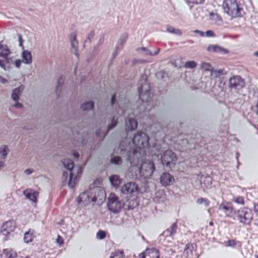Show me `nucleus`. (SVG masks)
<instances>
[{"label": "nucleus", "instance_id": "obj_1", "mask_svg": "<svg viewBox=\"0 0 258 258\" xmlns=\"http://www.w3.org/2000/svg\"><path fill=\"white\" fill-rule=\"evenodd\" d=\"M104 190L95 188L88 191H86L81 194L78 197V203L83 202L85 204L91 202H96L98 198L100 200L105 197Z\"/></svg>", "mask_w": 258, "mask_h": 258}, {"label": "nucleus", "instance_id": "obj_2", "mask_svg": "<svg viewBox=\"0 0 258 258\" xmlns=\"http://www.w3.org/2000/svg\"><path fill=\"white\" fill-rule=\"evenodd\" d=\"M222 7L224 12L232 18L242 16L243 9L239 6L236 0H224Z\"/></svg>", "mask_w": 258, "mask_h": 258}, {"label": "nucleus", "instance_id": "obj_3", "mask_svg": "<svg viewBox=\"0 0 258 258\" xmlns=\"http://www.w3.org/2000/svg\"><path fill=\"white\" fill-rule=\"evenodd\" d=\"M62 163L64 168L70 172L68 186L72 188L75 186L78 178L82 173V167L80 166L77 167V174L75 175L74 170L75 168L74 167V164L71 159H64L62 160Z\"/></svg>", "mask_w": 258, "mask_h": 258}, {"label": "nucleus", "instance_id": "obj_4", "mask_svg": "<svg viewBox=\"0 0 258 258\" xmlns=\"http://www.w3.org/2000/svg\"><path fill=\"white\" fill-rule=\"evenodd\" d=\"M147 77L146 75H142L141 78L140 86L138 88L140 99L143 102H149L152 98V94L150 93V87L147 83Z\"/></svg>", "mask_w": 258, "mask_h": 258}, {"label": "nucleus", "instance_id": "obj_5", "mask_svg": "<svg viewBox=\"0 0 258 258\" xmlns=\"http://www.w3.org/2000/svg\"><path fill=\"white\" fill-rule=\"evenodd\" d=\"M236 216L239 222L245 225L249 224L253 218L251 210L246 207L238 209L236 212Z\"/></svg>", "mask_w": 258, "mask_h": 258}, {"label": "nucleus", "instance_id": "obj_6", "mask_svg": "<svg viewBox=\"0 0 258 258\" xmlns=\"http://www.w3.org/2000/svg\"><path fill=\"white\" fill-rule=\"evenodd\" d=\"M149 137L143 132H138L132 139L133 143L137 148H145L149 145Z\"/></svg>", "mask_w": 258, "mask_h": 258}, {"label": "nucleus", "instance_id": "obj_7", "mask_svg": "<svg viewBox=\"0 0 258 258\" xmlns=\"http://www.w3.org/2000/svg\"><path fill=\"white\" fill-rule=\"evenodd\" d=\"M161 160L163 165L167 167L171 168L175 165L177 158L174 152L170 150H167L161 155Z\"/></svg>", "mask_w": 258, "mask_h": 258}, {"label": "nucleus", "instance_id": "obj_8", "mask_svg": "<svg viewBox=\"0 0 258 258\" xmlns=\"http://www.w3.org/2000/svg\"><path fill=\"white\" fill-rule=\"evenodd\" d=\"M107 205L108 210L114 214L118 213L122 207L118 197L113 193L110 195Z\"/></svg>", "mask_w": 258, "mask_h": 258}, {"label": "nucleus", "instance_id": "obj_9", "mask_svg": "<svg viewBox=\"0 0 258 258\" xmlns=\"http://www.w3.org/2000/svg\"><path fill=\"white\" fill-rule=\"evenodd\" d=\"M155 170V166L153 162L145 161L141 164L140 168V174L145 178L150 177Z\"/></svg>", "mask_w": 258, "mask_h": 258}, {"label": "nucleus", "instance_id": "obj_10", "mask_svg": "<svg viewBox=\"0 0 258 258\" xmlns=\"http://www.w3.org/2000/svg\"><path fill=\"white\" fill-rule=\"evenodd\" d=\"M2 51L0 52V67L3 70L7 71L10 69L9 64L12 59L8 57V55L10 53V50L7 46H4Z\"/></svg>", "mask_w": 258, "mask_h": 258}, {"label": "nucleus", "instance_id": "obj_11", "mask_svg": "<svg viewBox=\"0 0 258 258\" xmlns=\"http://www.w3.org/2000/svg\"><path fill=\"white\" fill-rule=\"evenodd\" d=\"M120 191L123 194L135 195L139 192V189L135 182H128L121 186Z\"/></svg>", "mask_w": 258, "mask_h": 258}, {"label": "nucleus", "instance_id": "obj_12", "mask_svg": "<svg viewBox=\"0 0 258 258\" xmlns=\"http://www.w3.org/2000/svg\"><path fill=\"white\" fill-rule=\"evenodd\" d=\"M219 210L223 212L228 217L231 218L236 213L234 210L232 203L230 202H224L222 203L219 205Z\"/></svg>", "mask_w": 258, "mask_h": 258}, {"label": "nucleus", "instance_id": "obj_13", "mask_svg": "<svg viewBox=\"0 0 258 258\" xmlns=\"http://www.w3.org/2000/svg\"><path fill=\"white\" fill-rule=\"evenodd\" d=\"M16 228V224L14 221H8L2 225L1 232L5 236H9L14 232Z\"/></svg>", "mask_w": 258, "mask_h": 258}, {"label": "nucleus", "instance_id": "obj_14", "mask_svg": "<svg viewBox=\"0 0 258 258\" xmlns=\"http://www.w3.org/2000/svg\"><path fill=\"white\" fill-rule=\"evenodd\" d=\"M229 87L235 90H240L244 87L245 82L239 76H233L229 79Z\"/></svg>", "mask_w": 258, "mask_h": 258}, {"label": "nucleus", "instance_id": "obj_15", "mask_svg": "<svg viewBox=\"0 0 258 258\" xmlns=\"http://www.w3.org/2000/svg\"><path fill=\"white\" fill-rule=\"evenodd\" d=\"M160 181L163 186H167L174 182V178L170 173H163L160 176Z\"/></svg>", "mask_w": 258, "mask_h": 258}, {"label": "nucleus", "instance_id": "obj_16", "mask_svg": "<svg viewBox=\"0 0 258 258\" xmlns=\"http://www.w3.org/2000/svg\"><path fill=\"white\" fill-rule=\"evenodd\" d=\"M120 147V154L123 157H125V159L132 163L133 162V157L135 155V154L136 153V152L135 150H131L130 149H121V146Z\"/></svg>", "mask_w": 258, "mask_h": 258}, {"label": "nucleus", "instance_id": "obj_17", "mask_svg": "<svg viewBox=\"0 0 258 258\" xmlns=\"http://www.w3.org/2000/svg\"><path fill=\"white\" fill-rule=\"evenodd\" d=\"M76 36L77 34L75 33H71L70 34V40L72 47L71 52L77 56L78 42L76 39Z\"/></svg>", "mask_w": 258, "mask_h": 258}, {"label": "nucleus", "instance_id": "obj_18", "mask_svg": "<svg viewBox=\"0 0 258 258\" xmlns=\"http://www.w3.org/2000/svg\"><path fill=\"white\" fill-rule=\"evenodd\" d=\"M23 193L27 199L33 203H36L37 201V197L38 195L37 191H33L31 189H27L24 190Z\"/></svg>", "mask_w": 258, "mask_h": 258}, {"label": "nucleus", "instance_id": "obj_19", "mask_svg": "<svg viewBox=\"0 0 258 258\" xmlns=\"http://www.w3.org/2000/svg\"><path fill=\"white\" fill-rule=\"evenodd\" d=\"M138 125L137 120L133 118L128 117L125 121V130L126 131H133L136 129Z\"/></svg>", "mask_w": 258, "mask_h": 258}, {"label": "nucleus", "instance_id": "obj_20", "mask_svg": "<svg viewBox=\"0 0 258 258\" xmlns=\"http://www.w3.org/2000/svg\"><path fill=\"white\" fill-rule=\"evenodd\" d=\"M178 225L177 222H174L163 232V235L165 237H170L175 234L177 229Z\"/></svg>", "mask_w": 258, "mask_h": 258}, {"label": "nucleus", "instance_id": "obj_21", "mask_svg": "<svg viewBox=\"0 0 258 258\" xmlns=\"http://www.w3.org/2000/svg\"><path fill=\"white\" fill-rule=\"evenodd\" d=\"M207 50L209 51L219 53L221 54H226L228 53V50L218 45H210L207 47Z\"/></svg>", "mask_w": 258, "mask_h": 258}, {"label": "nucleus", "instance_id": "obj_22", "mask_svg": "<svg viewBox=\"0 0 258 258\" xmlns=\"http://www.w3.org/2000/svg\"><path fill=\"white\" fill-rule=\"evenodd\" d=\"M24 86L21 85L13 90L11 97L14 101L17 102L19 100L20 96L21 95Z\"/></svg>", "mask_w": 258, "mask_h": 258}, {"label": "nucleus", "instance_id": "obj_23", "mask_svg": "<svg viewBox=\"0 0 258 258\" xmlns=\"http://www.w3.org/2000/svg\"><path fill=\"white\" fill-rule=\"evenodd\" d=\"M109 180L111 185L117 188L121 183L122 179L117 175H113L109 177Z\"/></svg>", "mask_w": 258, "mask_h": 258}, {"label": "nucleus", "instance_id": "obj_24", "mask_svg": "<svg viewBox=\"0 0 258 258\" xmlns=\"http://www.w3.org/2000/svg\"><path fill=\"white\" fill-rule=\"evenodd\" d=\"M23 62L26 64H30L32 62V55L30 51L25 50L22 54Z\"/></svg>", "mask_w": 258, "mask_h": 258}, {"label": "nucleus", "instance_id": "obj_25", "mask_svg": "<svg viewBox=\"0 0 258 258\" xmlns=\"http://www.w3.org/2000/svg\"><path fill=\"white\" fill-rule=\"evenodd\" d=\"M147 258H159V251L155 248L147 249Z\"/></svg>", "mask_w": 258, "mask_h": 258}, {"label": "nucleus", "instance_id": "obj_26", "mask_svg": "<svg viewBox=\"0 0 258 258\" xmlns=\"http://www.w3.org/2000/svg\"><path fill=\"white\" fill-rule=\"evenodd\" d=\"M3 253L5 258H17V253L11 248L4 249Z\"/></svg>", "mask_w": 258, "mask_h": 258}, {"label": "nucleus", "instance_id": "obj_27", "mask_svg": "<svg viewBox=\"0 0 258 258\" xmlns=\"http://www.w3.org/2000/svg\"><path fill=\"white\" fill-rule=\"evenodd\" d=\"M127 38V34L126 33L123 34L118 40L117 43L116 45V50H120L121 49L122 46L125 43Z\"/></svg>", "mask_w": 258, "mask_h": 258}, {"label": "nucleus", "instance_id": "obj_28", "mask_svg": "<svg viewBox=\"0 0 258 258\" xmlns=\"http://www.w3.org/2000/svg\"><path fill=\"white\" fill-rule=\"evenodd\" d=\"M34 230L29 229L28 231L26 232L24 236V241L25 243H28L32 241L34 237Z\"/></svg>", "mask_w": 258, "mask_h": 258}, {"label": "nucleus", "instance_id": "obj_29", "mask_svg": "<svg viewBox=\"0 0 258 258\" xmlns=\"http://www.w3.org/2000/svg\"><path fill=\"white\" fill-rule=\"evenodd\" d=\"M138 50H142L144 52V54L145 55H157L159 52L160 51V49L159 48H157L155 49V51H152L149 50L148 48L145 47H142L138 48Z\"/></svg>", "mask_w": 258, "mask_h": 258}, {"label": "nucleus", "instance_id": "obj_30", "mask_svg": "<svg viewBox=\"0 0 258 258\" xmlns=\"http://www.w3.org/2000/svg\"><path fill=\"white\" fill-rule=\"evenodd\" d=\"M65 78L63 76H60L57 81V84L56 87L55 93L58 96L59 94L61 91V88L63 85Z\"/></svg>", "mask_w": 258, "mask_h": 258}, {"label": "nucleus", "instance_id": "obj_31", "mask_svg": "<svg viewBox=\"0 0 258 258\" xmlns=\"http://www.w3.org/2000/svg\"><path fill=\"white\" fill-rule=\"evenodd\" d=\"M93 107L94 102L92 101L85 102L81 106V109L84 111L91 110Z\"/></svg>", "mask_w": 258, "mask_h": 258}, {"label": "nucleus", "instance_id": "obj_32", "mask_svg": "<svg viewBox=\"0 0 258 258\" xmlns=\"http://www.w3.org/2000/svg\"><path fill=\"white\" fill-rule=\"evenodd\" d=\"M9 151V149L7 146L2 145L0 147V155L3 159L5 160L6 158Z\"/></svg>", "mask_w": 258, "mask_h": 258}, {"label": "nucleus", "instance_id": "obj_33", "mask_svg": "<svg viewBox=\"0 0 258 258\" xmlns=\"http://www.w3.org/2000/svg\"><path fill=\"white\" fill-rule=\"evenodd\" d=\"M166 31L168 33L175 34L177 36H181L182 32L178 29H175L171 26H168L166 28Z\"/></svg>", "mask_w": 258, "mask_h": 258}, {"label": "nucleus", "instance_id": "obj_34", "mask_svg": "<svg viewBox=\"0 0 258 258\" xmlns=\"http://www.w3.org/2000/svg\"><path fill=\"white\" fill-rule=\"evenodd\" d=\"M118 123V118L113 116L111 118V122L107 125V132L109 131L114 128Z\"/></svg>", "mask_w": 258, "mask_h": 258}, {"label": "nucleus", "instance_id": "obj_35", "mask_svg": "<svg viewBox=\"0 0 258 258\" xmlns=\"http://www.w3.org/2000/svg\"><path fill=\"white\" fill-rule=\"evenodd\" d=\"M227 72L223 69H219L216 70H213L212 71V74L215 78H218L222 75H224L226 74Z\"/></svg>", "mask_w": 258, "mask_h": 258}, {"label": "nucleus", "instance_id": "obj_36", "mask_svg": "<svg viewBox=\"0 0 258 258\" xmlns=\"http://www.w3.org/2000/svg\"><path fill=\"white\" fill-rule=\"evenodd\" d=\"M123 251L122 250H118L112 252L109 258H123Z\"/></svg>", "mask_w": 258, "mask_h": 258}, {"label": "nucleus", "instance_id": "obj_37", "mask_svg": "<svg viewBox=\"0 0 258 258\" xmlns=\"http://www.w3.org/2000/svg\"><path fill=\"white\" fill-rule=\"evenodd\" d=\"M196 203L199 205L203 204L205 207H208L209 205L210 202L206 198H200L197 200Z\"/></svg>", "mask_w": 258, "mask_h": 258}, {"label": "nucleus", "instance_id": "obj_38", "mask_svg": "<svg viewBox=\"0 0 258 258\" xmlns=\"http://www.w3.org/2000/svg\"><path fill=\"white\" fill-rule=\"evenodd\" d=\"M210 18L211 20H213L216 23L222 22L221 17L218 14L212 12L210 14Z\"/></svg>", "mask_w": 258, "mask_h": 258}, {"label": "nucleus", "instance_id": "obj_39", "mask_svg": "<svg viewBox=\"0 0 258 258\" xmlns=\"http://www.w3.org/2000/svg\"><path fill=\"white\" fill-rule=\"evenodd\" d=\"M232 201L237 204L244 205V199L242 196L233 197Z\"/></svg>", "mask_w": 258, "mask_h": 258}, {"label": "nucleus", "instance_id": "obj_40", "mask_svg": "<svg viewBox=\"0 0 258 258\" xmlns=\"http://www.w3.org/2000/svg\"><path fill=\"white\" fill-rule=\"evenodd\" d=\"M111 163L115 165H121L122 160L119 156H115L111 158L110 160Z\"/></svg>", "mask_w": 258, "mask_h": 258}, {"label": "nucleus", "instance_id": "obj_41", "mask_svg": "<svg viewBox=\"0 0 258 258\" xmlns=\"http://www.w3.org/2000/svg\"><path fill=\"white\" fill-rule=\"evenodd\" d=\"M201 68L202 69L206 71H212V66L210 63L207 62H202L201 64Z\"/></svg>", "mask_w": 258, "mask_h": 258}, {"label": "nucleus", "instance_id": "obj_42", "mask_svg": "<svg viewBox=\"0 0 258 258\" xmlns=\"http://www.w3.org/2000/svg\"><path fill=\"white\" fill-rule=\"evenodd\" d=\"M196 63L192 60L187 61L184 64L185 68L192 69L196 67Z\"/></svg>", "mask_w": 258, "mask_h": 258}, {"label": "nucleus", "instance_id": "obj_43", "mask_svg": "<svg viewBox=\"0 0 258 258\" xmlns=\"http://www.w3.org/2000/svg\"><path fill=\"white\" fill-rule=\"evenodd\" d=\"M106 236V232L104 231L99 230L97 233V237L99 239H103Z\"/></svg>", "mask_w": 258, "mask_h": 258}, {"label": "nucleus", "instance_id": "obj_44", "mask_svg": "<svg viewBox=\"0 0 258 258\" xmlns=\"http://www.w3.org/2000/svg\"><path fill=\"white\" fill-rule=\"evenodd\" d=\"M236 245V242L234 240H228L225 242V245L226 246L234 247Z\"/></svg>", "mask_w": 258, "mask_h": 258}, {"label": "nucleus", "instance_id": "obj_45", "mask_svg": "<svg viewBox=\"0 0 258 258\" xmlns=\"http://www.w3.org/2000/svg\"><path fill=\"white\" fill-rule=\"evenodd\" d=\"M186 3H192V4H202L204 2V0H185Z\"/></svg>", "mask_w": 258, "mask_h": 258}, {"label": "nucleus", "instance_id": "obj_46", "mask_svg": "<svg viewBox=\"0 0 258 258\" xmlns=\"http://www.w3.org/2000/svg\"><path fill=\"white\" fill-rule=\"evenodd\" d=\"M94 34H95V33H94V31H91L90 33L89 34V35L87 37V40L85 41V42H87V41H88L90 43L91 40L94 37Z\"/></svg>", "mask_w": 258, "mask_h": 258}, {"label": "nucleus", "instance_id": "obj_47", "mask_svg": "<svg viewBox=\"0 0 258 258\" xmlns=\"http://www.w3.org/2000/svg\"><path fill=\"white\" fill-rule=\"evenodd\" d=\"M205 34L207 37H214L215 36V33L212 30H208L205 32Z\"/></svg>", "mask_w": 258, "mask_h": 258}, {"label": "nucleus", "instance_id": "obj_48", "mask_svg": "<svg viewBox=\"0 0 258 258\" xmlns=\"http://www.w3.org/2000/svg\"><path fill=\"white\" fill-rule=\"evenodd\" d=\"M103 41H104V36H102L99 38V40L98 41L97 45L94 47V49H96L97 47H98L99 45H101L103 43Z\"/></svg>", "mask_w": 258, "mask_h": 258}, {"label": "nucleus", "instance_id": "obj_49", "mask_svg": "<svg viewBox=\"0 0 258 258\" xmlns=\"http://www.w3.org/2000/svg\"><path fill=\"white\" fill-rule=\"evenodd\" d=\"M193 33L198 34L200 36L203 37L204 36V32L199 30H195L193 31Z\"/></svg>", "mask_w": 258, "mask_h": 258}, {"label": "nucleus", "instance_id": "obj_50", "mask_svg": "<svg viewBox=\"0 0 258 258\" xmlns=\"http://www.w3.org/2000/svg\"><path fill=\"white\" fill-rule=\"evenodd\" d=\"M18 40H19V46H22V43L23 42V40L21 34H18Z\"/></svg>", "mask_w": 258, "mask_h": 258}, {"label": "nucleus", "instance_id": "obj_51", "mask_svg": "<svg viewBox=\"0 0 258 258\" xmlns=\"http://www.w3.org/2000/svg\"><path fill=\"white\" fill-rule=\"evenodd\" d=\"M22 62H23V60H21L20 59L16 60L15 62V65L17 68H19L22 63Z\"/></svg>", "mask_w": 258, "mask_h": 258}, {"label": "nucleus", "instance_id": "obj_52", "mask_svg": "<svg viewBox=\"0 0 258 258\" xmlns=\"http://www.w3.org/2000/svg\"><path fill=\"white\" fill-rule=\"evenodd\" d=\"M115 97H116L115 94H113L111 96V106H113L115 102Z\"/></svg>", "mask_w": 258, "mask_h": 258}, {"label": "nucleus", "instance_id": "obj_53", "mask_svg": "<svg viewBox=\"0 0 258 258\" xmlns=\"http://www.w3.org/2000/svg\"><path fill=\"white\" fill-rule=\"evenodd\" d=\"M139 257L140 258H147V249L146 251L144 252L141 253L139 254Z\"/></svg>", "mask_w": 258, "mask_h": 258}, {"label": "nucleus", "instance_id": "obj_54", "mask_svg": "<svg viewBox=\"0 0 258 258\" xmlns=\"http://www.w3.org/2000/svg\"><path fill=\"white\" fill-rule=\"evenodd\" d=\"M56 242L60 244L63 243V240L60 235H58L57 238L56 239Z\"/></svg>", "mask_w": 258, "mask_h": 258}, {"label": "nucleus", "instance_id": "obj_55", "mask_svg": "<svg viewBox=\"0 0 258 258\" xmlns=\"http://www.w3.org/2000/svg\"><path fill=\"white\" fill-rule=\"evenodd\" d=\"M33 172V170H31V169H27L24 171V172L27 175H30L31 173H32Z\"/></svg>", "mask_w": 258, "mask_h": 258}, {"label": "nucleus", "instance_id": "obj_56", "mask_svg": "<svg viewBox=\"0 0 258 258\" xmlns=\"http://www.w3.org/2000/svg\"><path fill=\"white\" fill-rule=\"evenodd\" d=\"M254 211L256 215L258 216V203L254 204Z\"/></svg>", "mask_w": 258, "mask_h": 258}, {"label": "nucleus", "instance_id": "obj_57", "mask_svg": "<svg viewBox=\"0 0 258 258\" xmlns=\"http://www.w3.org/2000/svg\"><path fill=\"white\" fill-rule=\"evenodd\" d=\"M68 172L64 171L62 174V179L66 180L68 177Z\"/></svg>", "mask_w": 258, "mask_h": 258}, {"label": "nucleus", "instance_id": "obj_58", "mask_svg": "<svg viewBox=\"0 0 258 258\" xmlns=\"http://www.w3.org/2000/svg\"><path fill=\"white\" fill-rule=\"evenodd\" d=\"M14 106L17 108H21L22 107V104L19 102H17V101L14 104Z\"/></svg>", "mask_w": 258, "mask_h": 258}, {"label": "nucleus", "instance_id": "obj_59", "mask_svg": "<svg viewBox=\"0 0 258 258\" xmlns=\"http://www.w3.org/2000/svg\"><path fill=\"white\" fill-rule=\"evenodd\" d=\"M73 156L75 158H78L79 157V154L77 152H74L73 153Z\"/></svg>", "mask_w": 258, "mask_h": 258}, {"label": "nucleus", "instance_id": "obj_60", "mask_svg": "<svg viewBox=\"0 0 258 258\" xmlns=\"http://www.w3.org/2000/svg\"><path fill=\"white\" fill-rule=\"evenodd\" d=\"M255 113L258 115V102L255 106Z\"/></svg>", "mask_w": 258, "mask_h": 258}, {"label": "nucleus", "instance_id": "obj_61", "mask_svg": "<svg viewBox=\"0 0 258 258\" xmlns=\"http://www.w3.org/2000/svg\"><path fill=\"white\" fill-rule=\"evenodd\" d=\"M118 51L119 50H116L115 49V51L113 52V58L115 57V56L117 54Z\"/></svg>", "mask_w": 258, "mask_h": 258}, {"label": "nucleus", "instance_id": "obj_62", "mask_svg": "<svg viewBox=\"0 0 258 258\" xmlns=\"http://www.w3.org/2000/svg\"><path fill=\"white\" fill-rule=\"evenodd\" d=\"M5 163L4 161H0V168L4 166Z\"/></svg>", "mask_w": 258, "mask_h": 258}, {"label": "nucleus", "instance_id": "obj_63", "mask_svg": "<svg viewBox=\"0 0 258 258\" xmlns=\"http://www.w3.org/2000/svg\"><path fill=\"white\" fill-rule=\"evenodd\" d=\"M213 225H214V223L212 221H210L209 222V225L210 226H213Z\"/></svg>", "mask_w": 258, "mask_h": 258}, {"label": "nucleus", "instance_id": "obj_64", "mask_svg": "<svg viewBox=\"0 0 258 258\" xmlns=\"http://www.w3.org/2000/svg\"><path fill=\"white\" fill-rule=\"evenodd\" d=\"M254 54V55L258 56V51H255Z\"/></svg>", "mask_w": 258, "mask_h": 258}]
</instances>
